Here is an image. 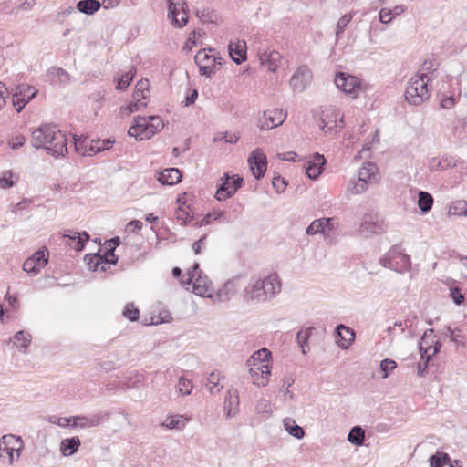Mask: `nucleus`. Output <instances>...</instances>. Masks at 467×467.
I'll return each instance as SVG.
<instances>
[{
    "label": "nucleus",
    "instance_id": "obj_1",
    "mask_svg": "<svg viewBox=\"0 0 467 467\" xmlns=\"http://www.w3.org/2000/svg\"><path fill=\"white\" fill-rule=\"evenodd\" d=\"M282 289V282L276 272L254 275L242 293L246 303L259 304L273 300Z\"/></svg>",
    "mask_w": 467,
    "mask_h": 467
},
{
    "label": "nucleus",
    "instance_id": "obj_2",
    "mask_svg": "<svg viewBox=\"0 0 467 467\" xmlns=\"http://www.w3.org/2000/svg\"><path fill=\"white\" fill-rule=\"evenodd\" d=\"M31 144L35 149H44L55 158L67 153V139L57 125L42 124L32 132Z\"/></svg>",
    "mask_w": 467,
    "mask_h": 467
},
{
    "label": "nucleus",
    "instance_id": "obj_3",
    "mask_svg": "<svg viewBox=\"0 0 467 467\" xmlns=\"http://www.w3.org/2000/svg\"><path fill=\"white\" fill-rule=\"evenodd\" d=\"M133 121L134 124L129 129L128 134L139 140L150 139L164 127L162 119L155 115L148 118L137 116Z\"/></svg>",
    "mask_w": 467,
    "mask_h": 467
},
{
    "label": "nucleus",
    "instance_id": "obj_4",
    "mask_svg": "<svg viewBox=\"0 0 467 467\" xmlns=\"http://www.w3.org/2000/svg\"><path fill=\"white\" fill-rule=\"evenodd\" d=\"M430 80L426 73H417L411 77L405 90V98L410 104L419 106L430 98Z\"/></svg>",
    "mask_w": 467,
    "mask_h": 467
},
{
    "label": "nucleus",
    "instance_id": "obj_5",
    "mask_svg": "<svg viewBox=\"0 0 467 467\" xmlns=\"http://www.w3.org/2000/svg\"><path fill=\"white\" fill-rule=\"evenodd\" d=\"M271 358V352L263 348L260 350L254 353V355L247 360L248 366H255V360L258 359L260 362L258 366L251 368L249 373L254 378V384L257 386L265 387L268 383L269 377L271 376V368L268 364H265Z\"/></svg>",
    "mask_w": 467,
    "mask_h": 467
},
{
    "label": "nucleus",
    "instance_id": "obj_6",
    "mask_svg": "<svg viewBox=\"0 0 467 467\" xmlns=\"http://www.w3.org/2000/svg\"><path fill=\"white\" fill-rule=\"evenodd\" d=\"M380 264L397 273H404L410 270L411 262L408 254L403 252L400 244L392 246L385 255L380 258Z\"/></svg>",
    "mask_w": 467,
    "mask_h": 467
},
{
    "label": "nucleus",
    "instance_id": "obj_7",
    "mask_svg": "<svg viewBox=\"0 0 467 467\" xmlns=\"http://www.w3.org/2000/svg\"><path fill=\"white\" fill-rule=\"evenodd\" d=\"M88 269L93 272H106L110 265H117L119 257L98 249L96 253L87 254L84 257Z\"/></svg>",
    "mask_w": 467,
    "mask_h": 467
},
{
    "label": "nucleus",
    "instance_id": "obj_8",
    "mask_svg": "<svg viewBox=\"0 0 467 467\" xmlns=\"http://www.w3.org/2000/svg\"><path fill=\"white\" fill-rule=\"evenodd\" d=\"M13 98V106L17 112H21L26 105L38 93L37 89L28 84L16 85L7 91Z\"/></svg>",
    "mask_w": 467,
    "mask_h": 467
},
{
    "label": "nucleus",
    "instance_id": "obj_9",
    "mask_svg": "<svg viewBox=\"0 0 467 467\" xmlns=\"http://www.w3.org/2000/svg\"><path fill=\"white\" fill-rule=\"evenodd\" d=\"M168 17L175 27H182L188 21V6L185 0H166Z\"/></svg>",
    "mask_w": 467,
    "mask_h": 467
},
{
    "label": "nucleus",
    "instance_id": "obj_10",
    "mask_svg": "<svg viewBox=\"0 0 467 467\" xmlns=\"http://www.w3.org/2000/svg\"><path fill=\"white\" fill-rule=\"evenodd\" d=\"M334 82L337 88L344 93L352 96V98H357L358 96V93L360 90V80L358 78L344 72H338L335 76Z\"/></svg>",
    "mask_w": 467,
    "mask_h": 467
},
{
    "label": "nucleus",
    "instance_id": "obj_11",
    "mask_svg": "<svg viewBox=\"0 0 467 467\" xmlns=\"http://www.w3.org/2000/svg\"><path fill=\"white\" fill-rule=\"evenodd\" d=\"M312 72L306 65L299 66L290 78V86L294 91L303 92L310 85Z\"/></svg>",
    "mask_w": 467,
    "mask_h": 467
},
{
    "label": "nucleus",
    "instance_id": "obj_12",
    "mask_svg": "<svg viewBox=\"0 0 467 467\" xmlns=\"http://www.w3.org/2000/svg\"><path fill=\"white\" fill-rule=\"evenodd\" d=\"M320 128L324 132L332 131L337 128H343L344 116L335 109H327L322 111Z\"/></svg>",
    "mask_w": 467,
    "mask_h": 467
},
{
    "label": "nucleus",
    "instance_id": "obj_13",
    "mask_svg": "<svg viewBox=\"0 0 467 467\" xmlns=\"http://www.w3.org/2000/svg\"><path fill=\"white\" fill-rule=\"evenodd\" d=\"M248 163L253 175L260 180L266 171L267 161L265 154L260 150L255 149L248 158Z\"/></svg>",
    "mask_w": 467,
    "mask_h": 467
},
{
    "label": "nucleus",
    "instance_id": "obj_14",
    "mask_svg": "<svg viewBox=\"0 0 467 467\" xmlns=\"http://www.w3.org/2000/svg\"><path fill=\"white\" fill-rule=\"evenodd\" d=\"M190 285L192 286V292L195 295L202 297L213 298V284L204 274L196 275Z\"/></svg>",
    "mask_w": 467,
    "mask_h": 467
},
{
    "label": "nucleus",
    "instance_id": "obj_15",
    "mask_svg": "<svg viewBox=\"0 0 467 467\" xmlns=\"http://www.w3.org/2000/svg\"><path fill=\"white\" fill-rule=\"evenodd\" d=\"M327 161L319 153H315L305 164L307 176L312 180H317L324 170Z\"/></svg>",
    "mask_w": 467,
    "mask_h": 467
},
{
    "label": "nucleus",
    "instance_id": "obj_16",
    "mask_svg": "<svg viewBox=\"0 0 467 467\" xmlns=\"http://www.w3.org/2000/svg\"><path fill=\"white\" fill-rule=\"evenodd\" d=\"M286 117V112L282 109H274L269 111L268 114L265 112V119L260 120V128L262 130H271L281 125Z\"/></svg>",
    "mask_w": 467,
    "mask_h": 467
},
{
    "label": "nucleus",
    "instance_id": "obj_17",
    "mask_svg": "<svg viewBox=\"0 0 467 467\" xmlns=\"http://www.w3.org/2000/svg\"><path fill=\"white\" fill-rule=\"evenodd\" d=\"M334 218H321L313 221L306 230V234H329L336 230Z\"/></svg>",
    "mask_w": 467,
    "mask_h": 467
},
{
    "label": "nucleus",
    "instance_id": "obj_18",
    "mask_svg": "<svg viewBox=\"0 0 467 467\" xmlns=\"http://www.w3.org/2000/svg\"><path fill=\"white\" fill-rule=\"evenodd\" d=\"M259 59L261 64L266 67L269 71L275 72L282 60V56L275 50H264L259 52Z\"/></svg>",
    "mask_w": 467,
    "mask_h": 467
},
{
    "label": "nucleus",
    "instance_id": "obj_19",
    "mask_svg": "<svg viewBox=\"0 0 467 467\" xmlns=\"http://www.w3.org/2000/svg\"><path fill=\"white\" fill-rule=\"evenodd\" d=\"M229 55L233 61L240 65L246 60V43L245 41H231L228 45Z\"/></svg>",
    "mask_w": 467,
    "mask_h": 467
},
{
    "label": "nucleus",
    "instance_id": "obj_20",
    "mask_svg": "<svg viewBox=\"0 0 467 467\" xmlns=\"http://www.w3.org/2000/svg\"><path fill=\"white\" fill-rule=\"evenodd\" d=\"M239 280V276L232 278L226 281L223 287L218 289L213 297L221 302L228 301L233 295L235 294L237 290V281Z\"/></svg>",
    "mask_w": 467,
    "mask_h": 467
},
{
    "label": "nucleus",
    "instance_id": "obj_21",
    "mask_svg": "<svg viewBox=\"0 0 467 467\" xmlns=\"http://www.w3.org/2000/svg\"><path fill=\"white\" fill-rule=\"evenodd\" d=\"M182 180V173L177 168H168L159 173L158 181L163 185H174Z\"/></svg>",
    "mask_w": 467,
    "mask_h": 467
},
{
    "label": "nucleus",
    "instance_id": "obj_22",
    "mask_svg": "<svg viewBox=\"0 0 467 467\" xmlns=\"http://www.w3.org/2000/svg\"><path fill=\"white\" fill-rule=\"evenodd\" d=\"M239 395L236 389H230L224 399V409L226 410L227 418H231L238 410Z\"/></svg>",
    "mask_w": 467,
    "mask_h": 467
},
{
    "label": "nucleus",
    "instance_id": "obj_23",
    "mask_svg": "<svg viewBox=\"0 0 467 467\" xmlns=\"http://www.w3.org/2000/svg\"><path fill=\"white\" fill-rule=\"evenodd\" d=\"M47 77L52 85L64 86L70 81L69 74L63 68L51 67L47 71Z\"/></svg>",
    "mask_w": 467,
    "mask_h": 467
},
{
    "label": "nucleus",
    "instance_id": "obj_24",
    "mask_svg": "<svg viewBox=\"0 0 467 467\" xmlns=\"http://www.w3.org/2000/svg\"><path fill=\"white\" fill-rule=\"evenodd\" d=\"M81 444L78 436L63 439L60 442V451L64 456H71L76 453Z\"/></svg>",
    "mask_w": 467,
    "mask_h": 467
},
{
    "label": "nucleus",
    "instance_id": "obj_25",
    "mask_svg": "<svg viewBox=\"0 0 467 467\" xmlns=\"http://www.w3.org/2000/svg\"><path fill=\"white\" fill-rule=\"evenodd\" d=\"M314 330L313 327H302L296 333V342L301 348V352L306 355L310 348H309V339L312 336V331Z\"/></svg>",
    "mask_w": 467,
    "mask_h": 467
},
{
    "label": "nucleus",
    "instance_id": "obj_26",
    "mask_svg": "<svg viewBox=\"0 0 467 467\" xmlns=\"http://www.w3.org/2000/svg\"><path fill=\"white\" fill-rule=\"evenodd\" d=\"M144 377L142 374L136 372L134 376L124 377L118 382V388L122 390H128L130 389L140 388L143 382Z\"/></svg>",
    "mask_w": 467,
    "mask_h": 467
},
{
    "label": "nucleus",
    "instance_id": "obj_27",
    "mask_svg": "<svg viewBox=\"0 0 467 467\" xmlns=\"http://www.w3.org/2000/svg\"><path fill=\"white\" fill-rule=\"evenodd\" d=\"M70 419L68 426L75 427H95L99 424V418L88 419L84 415H77L68 417Z\"/></svg>",
    "mask_w": 467,
    "mask_h": 467
},
{
    "label": "nucleus",
    "instance_id": "obj_28",
    "mask_svg": "<svg viewBox=\"0 0 467 467\" xmlns=\"http://www.w3.org/2000/svg\"><path fill=\"white\" fill-rule=\"evenodd\" d=\"M434 332L433 328H429L425 330L422 335L420 342H419V350L421 356V358H427L430 356V351L431 350V338L430 336Z\"/></svg>",
    "mask_w": 467,
    "mask_h": 467
},
{
    "label": "nucleus",
    "instance_id": "obj_29",
    "mask_svg": "<svg viewBox=\"0 0 467 467\" xmlns=\"http://www.w3.org/2000/svg\"><path fill=\"white\" fill-rule=\"evenodd\" d=\"M383 224L379 221H374L370 216L364 218L360 224L361 233L379 234L383 232Z\"/></svg>",
    "mask_w": 467,
    "mask_h": 467
},
{
    "label": "nucleus",
    "instance_id": "obj_30",
    "mask_svg": "<svg viewBox=\"0 0 467 467\" xmlns=\"http://www.w3.org/2000/svg\"><path fill=\"white\" fill-rule=\"evenodd\" d=\"M101 5L99 0H80L77 3L76 8L83 14L92 15L96 13Z\"/></svg>",
    "mask_w": 467,
    "mask_h": 467
},
{
    "label": "nucleus",
    "instance_id": "obj_31",
    "mask_svg": "<svg viewBox=\"0 0 467 467\" xmlns=\"http://www.w3.org/2000/svg\"><path fill=\"white\" fill-rule=\"evenodd\" d=\"M285 430L293 437L300 440L305 436V431L295 420L286 418L283 420Z\"/></svg>",
    "mask_w": 467,
    "mask_h": 467
},
{
    "label": "nucleus",
    "instance_id": "obj_32",
    "mask_svg": "<svg viewBox=\"0 0 467 467\" xmlns=\"http://www.w3.org/2000/svg\"><path fill=\"white\" fill-rule=\"evenodd\" d=\"M233 187L231 177L225 173L224 174V181L222 182V184L219 186L217 192H216V198L219 201L225 200L229 197H231L234 192H232L231 188Z\"/></svg>",
    "mask_w": 467,
    "mask_h": 467
},
{
    "label": "nucleus",
    "instance_id": "obj_33",
    "mask_svg": "<svg viewBox=\"0 0 467 467\" xmlns=\"http://www.w3.org/2000/svg\"><path fill=\"white\" fill-rule=\"evenodd\" d=\"M377 171L378 168L374 163L366 162L359 169L358 178L359 181H363L368 183V181L372 180L376 176Z\"/></svg>",
    "mask_w": 467,
    "mask_h": 467
},
{
    "label": "nucleus",
    "instance_id": "obj_34",
    "mask_svg": "<svg viewBox=\"0 0 467 467\" xmlns=\"http://www.w3.org/2000/svg\"><path fill=\"white\" fill-rule=\"evenodd\" d=\"M348 441L356 446H361L365 441V431L361 426H354L350 429Z\"/></svg>",
    "mask_w": 467,
    "mask_h": 467
},
{
    "label": "nucleus",
    "instance_id": "obj_35",
    "mask_svg": "<svg viewBox=\"0 0 467 467\" xmlns=\"http://www.w3.org/2000/svg\"><path fill=\"white\" fill-rule=\"evenodd\" d=\"M28 258L31 259L32 262L36 263L38 267L43 268L48 264L49 251L47 247L43 246Z\"/></svg>",
    "mask_w": 467,
    "mask_h": 467
},
{
    "label": "nucleus",
    "instance_id": "obj_36",
    "mask_svg": "<svg viewBox=\"0 0 467 467\" xmlns=\"http://www.w3.org/2000/svg\"><path fill=\"white\" fill-rule=\"evenodd\" d=\"M67 237L70 241L69 246L79 253L85 249L87 243L90 240V235H62Z\"/></svg>",
    "mask_w": 467,
    "mask_h": 467
},
{
    "label": "nucleus",
    "instance_id": "obj_37",
    "mask_svg": "<svg viewBox=\"0 0 467 467\" xmlns=\"http://www.w3.org/2000/svg\"><path fill=\"white\" fill-rule=\"evenodd\" d=\"M17 342L20 343L17 345L19 350L26 352L31 343V335L24 330L17 331L14 336V344L16 345Z\"/></svg>",
    "mask_w": 467,
    "mask_h": 467
},
{
    "label": "nucleus",
    "instance_id": "obj_38",
    "mask_svg": "<svg viewBox=\"0 0 467 467\" xmlns=\"http://www.w3.org/2000/svg\"><path fill=\"white\" fill-rule=\"evenodd\" d=\"M203 272L200 268V264L195 262L192 268L188 270L186 274V278L184 279V276H182V279L180 280L182 285L189 290L190 285L193 282V279L196 275H202Z\"/></svg>",
    "mask_w": 467,
    "mask_h": 467
},
{
    "label": "nucleus",
    "instance_id": "obj_39",
    "mask_svg": "<svg viewBox=\"0 0 467 467\" xmlns=\"http://www.w3.org/2000/svg\"><path fill=\"white\" fill-rule=\"evenodd\" d=\"M450 462V455L443 451H437L429 458L430 467H443Z\"/></svg>",
    "mask_w": 467,
    "mask_h": 467
},
{
    "label": "nucleus",
    "instance_id": "obj_40",
    "mask_svg": "<svg viewBox=\"0 0 467 467\" xmlns=\"http://www.w3.org/2000/svg\"><path fill=\"white\" fill-rule=\"evenodd\" d=\"M418 205L421 212H429L433 205V197L429 192L420 191L418 196Z\"/></svg>",
    "mask_w": 467,
    "mask_h": 467
},
{
    "label": "nucleus",
    "instance_id": "obj_41",
    "mask_svg": "<svg viewBox=\"0 0 467 467\" xmlns=\"http://www.w3.org/2000/svg\"><path fill=\"white\" fill-rule=\"evenodd\" d=\"M449 214L467 216V202L464 200L452 202L449 207Z\"/></svg>",
    "mask_w": 467,
    "mask_h": 467
},
{
    "label": "nucleus",
    "instance_id": "obj_42",
    "mask_svg": "<svg viewBox=\"0 0 467 467\" xmlns=\"http://www.w3.org/2000/svg\"><path fill=\"white\" fill-rule=\"evenodd\" d=\"M121 244L120 238L119 235H114V237L105 240L103 245H100V252L104 251L109 254H115V250Z\"/></svg>",
    "mask_w": 467,
    "mask_h": 467
},
{
    "label": "nucleus",
    "instance_id": "obj_43",
    "mask_svg": "<svg viewBox=\"0 0 467 467\" xmlns=\"http://www.w3.org/2000/svg\"><path fill=\"white\" fill-rule=\"evenodd\" d=\"M452 284H455V280L451 281ZM450 297L451 298L452 302L456 306H461L465 302V296L462 293V290L459 286L452 285H450Z\"/></svg>",
    "mask_w": 467,
    "mask_h": 467
},
{
    "label": "nucleus",
    "instance_id": "obj_44",
    "mask_svg": "<svg viewBox=\"0 0 467 467\" xmlns=\"http://www.w3.org/2000/svg\"><path fill=\"white\" fill-rule=\"evenodd\" d=\"M122 315L130 321L135 322L140 318V310L133 303H128L122 311Z\"/></svg>",
    "mask_w": 467,
    "mask_h": 467
},
{
    "label": "nucleus",
    "instance_id": "obj_45",
    "mask_svg": "<svg viewBox=\"0 0 467 467\" xmlns=\"http://www.w3.org/2000/svg\"><path fill=\"white\" fill-rule=\"evenodd\" d=\"M368 183L363 181L352 180L347 189V192L350 194H359L364 192L367 190Z\"/></svg>",
    "mask_w": 467,
    "mask_h": 467
},
{
    "label": "nucleus",
    "instance_id": "obj_46",
    "mask_svg": "<svg viewBox=\"0 0 467 467\" xmlns=\"http://www.w3.org/2000/svg\"><path fill=\"white\" fill-rule=\"evenodd\" d=\"M239 139L240 136L237 133L218 132L214 135L213 141L219 142L224 140L229 144H236Z\"/></svg>",
    "mask_w": 467,
    "mask_h": 467
},
{
    "label": "nucleus",
    "instance_id": "obj_47",
    "mask_svg": "<svg viewBox=\"0 0 467 467\" xmlns=\"http://www.w3.org/2000/svg\"><path fill=\"white\" fill-rule=\"evenodd\" d=\"M134 75L135 70L132 68L127 71L124 75L119 78L116 88L119 90H125L132 81Z\"/></svg>",
    "mask_w": 467,
    "mask_h": 467
},
{
    "label": "nucleus",
    "instance_id": "obj_48",
    "mask_svg": "<svg viewBox=\"0 0 467 467\" xmlns=\"http://www.w3.org/2000/svg\"><path fill=\"white\" fill-rule=\"evenodd\" d=\"M89 144V140L88 137H79L78 138L76 135L74 136V148L75 150L83 155L87 156V150Z\"/></svg>",
    "mask_w": 467,
    "mask_h": 467
},
{
    "label": "nucleus",
    "instance_id": "obj_49",
    "mask_svg": "<svg viewBox=\"0 0 467 467\" xmlns=\"http://www.w3.org/2000/svg\"><path fill=\"white\" fill-rule=\"evenodd\" d=\"M446 336L449 337L450 340L457 345H464V336L462 331L459 328L452 329L450 326L446 327Z\"/></svg>",
    "mask_w": 467,
    "mask_h": 467
},
{
    "label": "nucleus",
    "instance_id": "obj_50",
    "mask_svg": "<svg viewBox=\"0 0 467 467\" xmlns=\"http://www.w3.org/2000/svg\"><path fill=\"white\" fill-rule=\"evenodd\" d=\"M196 16L203 23H215L217 20V15L209 8H203L196 11Z\"/></svg>",
    "mask_w": 467,
    "mask_h": 467
},
{
    "label": "nucleus",
    "instance_id": "obj_51",
    "mask_svg": "<svg viewBox=\"0 0 467 467\" xmlns=\"http://www.w3.org/2000/svg\"><path fill=\"white\" fill-rule=\"evenodd\" d=\"M197 65L215 64L216 57L206 53L205 49L200 50L194 57Z\"/></svg>",
    "mask_w": 467,
    "mask_h": 467
},
{
    "label": "nucleus",
    "instance_id": "obj_52",
    "mask_svg": "<svg viewBox=\"0 0 467 467\" xmlns=\"http://www.w3.org/2000/svg\"><path fill=\"white\" fill-rule=\"evenodd\" d=\"M397 368V363L393 359L385 358L380 362V369L383 373L382 378L387 379L390 372Z\"/></svg>",
    "mask_w": 467,
    "mask_h": 467
},
{
    "label": "nucleus",
    "instance_id": "obj_53",
    "mask_svg": "<svg viewBox=\"0 0 467 467\" xmlns=\"http://www.w3.org/2000/svg\"><path fill=\"white\" fill-rule=\"evenodd\" d=\"M147 106V101H140L132 99V100L122 109L123 112H126L127 115H130L133 112H136Z\"/></svg>",
    "mask_w": 467,
    "mask_h": 467
},
{
    "label": "nucleus",
    "instance_id": "obj_54",
    "mask_svg": "<svg viewBox=\"0 0 467 467\" xmlns=\"http://www.w3.org/2000/svg\"><path fill=\"white\" fill-rule=\"evenodd\" d=\"M164 425L171 430H179L184 426V420H182V416L181 415L171 416L167 418L166 421L164 422Z\"/></svg>",
    "mask_w": 467,
    "mask_h": 467
},
{
    "label": "nucleus",
    "instance_id": "obj_55",
    "mask_svg": "<svg viewBox=\"0 0 467 467\" xmlns=\"http://www.w3.org/2000/svg\"><path fill=\"white\" fill-rule=\"evenodd\" d=\"M352 18H353L352 14H346L339 18V20L337 21V31H336V36L337 38L344 32L345 28L351 22Z\"/></svg>",
    "mask_w": 467,
    "mask_h": 467
},
{
    "label": "nucleus",
    "instance_id": "obj_56",
    "mask_svg": "<svg viewBox=\"0 0 467 467\" xmlns=\"http://www.w3.org/2000/svg\"><path fill=\"white\" fill-rule=\"evenodd\" d=\"M178 389L183 396L190 395L192 389V381L183 377H181L178 382Z\"/></svg>",
    "mask_w": 467,
    "mask_h": 467
},
{
    "label": "nucleus",
    "instance_id": "obj_57",
    "mask_svg": "<svg viewBox=\"0 0 467 467\" xmlns=\"http://www.w3.org/2000/svg\"><path fill=\"white\" fill-rule=\"evenodd\" d=\"M439 66L440 64L435 58L425 60L421 66L420 73H426L427 75L429 73H434L438 69Z\"/></svg>",
    "mask_w": 467,
    "mask_h": 467
},
{
    "label": "nucleus",
    "instance_id": "obj_58",
    "mask_svg": "<svg viewBox=\"0 0 467 467\" xmlns=\"http://www.w3.org/2000/svg\"><path fill=\"white\" fill-rule=\"evenodd\" d=\"M40 269L41 268L38 267L36 263L32 262V260L29 258H27L23 264V270L26 272L30 276L36 275Z\"/></svg>",
    "mask_w": 467,
    "mask_h": 467
},
{
    "label": "nucleus",
    "instance_id": "obj_59",
    "mask_svg": "<svg viewBox=\"0 0 467 467\" xmlns=\"http://www.w3.org/2000/svg\"><path fill=\"white\" fill-rule=\"evenodd\" d=\"M175 216L178 221H182V224H188L194 221L193 216H191L189 213L182 208H179L175 212Z\"/></svg>",
    "mask_w": 467,
    "mask_h": 467
},
{
    "label": "nucleus",
    "instance_id": "obj_60",
    "mask_svg": "<svg viewBox=\"0 0 467 467\" xmlns=\"http://www.w3.org/2000/svg\"><path fill=\"white\" fill-rule=\"evenodd\" d=\"M431 359V358H430V356L424 358H420V361L418 363L417 367V374L419 377L422 378L426 376V374L428 373V365Z\"/></svg>",
    "mask_w": 467,
    "mask_h": 467
},
{
    "label": "nucleus",
    "instance_id": "obj_61",
    "mask_svg": "<svg viewBox=\"0 0 467 467\" xmlns=\"http://www.w3.org/2000/svg\"><path fill=\"white\" fill-rule=\"evenodd\" d=\"M16 453V448L8 447L1 444L0 447V457L5 458L8 457L9 462L13 463L14 462V454Z\"/></svg>",
    "mask_w": 467,
    "mask_h": 467
},
{
    "label": "nucleus",
    "instance_id": "obj_62",
    "mask_svg": "<svg viewBox=\"0 0 467 467\" xmlns=\"http://www.w3.org/2000/svg\"><path fill=\"white\" fill-rule=\"evenodd\" d=\"M222 216H223V213L220 211H214L213 213H209L205 215V217L200 222L201 225L209 224L213 221L219 220Z\"/></svg>",
    "mask_w": 467,
    "mask_h": 467
},
{
    "label": "nucleus",
    "instance_id": "obj_63",
    "mask_svg": "<svg viewBox=\"0 0 467 467\" xmlns=\"http://www.w3.org/2000/svg\"><path fill=\"white\" fill-rule=\"evenodd\" d=\"M457 165V160L453 157H445L438 161L437 167L441 170L447 168L455 167Z\"/></svg>",
    "mask_w": 467,
    "mask_h": 467
},
{
    "label": "nucleus",
    "instance_id": "obj_64",
    "mask_svg": "<svg viewBox=\"0 0 467 467\" xmlns=\"http://www.w3.org/2000/svg\"><path fill=\"white\" fill-rule=\"evenodd\" d=\"M379 18L382 24H388L394 18L393 11H390L389 8H381L379 14Z\"/></svg>",
    "mask_w": 467,
    "mask_h": 467
}]
</instances>
